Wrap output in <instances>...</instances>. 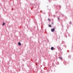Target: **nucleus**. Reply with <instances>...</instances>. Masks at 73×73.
Here are the masks:
<instances>
[{
  "mask_svg": "<svg viewBox=\"0 0 73 73\" xmlns=\"http://www.w3.org/2000/svg\"><path fill=\"white\" fill-rule=\"evenodd\" d=\"M55 30L54 29H51V32H54Z\"/></svg>",
  "mask_w": 73,
  "mask_h": 73,
  "instance_id": "1",
  "label": "nucleus"
},
{
  "mask_svg": "<svg viewBox=\"0 0 73 73\" xmlns=\"http://www.w3.org/2000/svg\"><path fill=\"white\" fill-rule=\"evenodd\" d=\"M21 45V43H20V42H19L18 43V45L20 46Z\"/></svg>",
  "mask_w": 73,
  "mask_h": 73,
  "instance_id": "2",
  "label": "nucleus"
},
{
  "mask_svg": "<svg viewBox=\"0 0 73 73\" xmlns=\"http://www.w3.org/2000/svg\"><path fill=\"white\" fill-rule=\"evenodd\" d=\"M53 48H54L53 47H52L51 48V50H53Z\"/></svg>",
  "mask_w": 73,
  "mask_h": 73,
  "instance_id": "3",
  "label": "nucleus"
},
{
  "mask_svg": "<svg viewBox=\"0 0 73 73\" xmlns=\"http://www.w3.org/2000/svg\"><path fill=\"white\" fill-rule=\"evenodd\" d=\"M59 58H60V60H61V59L62 58V57H59Z\"/></svg>",
  "mask_w": 73,
  "mask_h": 73,
  "instance_id": "4",
  "label": "nucleus"
},
{
  "mask_svg": "<svg viewBox=\"0 0 73 73\" xmlns=\"http://www.w3.org/2000/svg\"><path fill=\"white\" fill-rule=\"evenodd\" d=\"M48 20H49V21H50V20L49 18H48Z\"/></svg>",
  "mask_w": 73,
  "mask_h": 73,
  "instance_id": "5",
  "label": "nucleus"
},
{
  "mask_svg": "<svg viewBox=\"0 0 73 73\" xmlns=\"http://www.w3.org/2000/svg\"><path fill=\"white\" fill-rule=\"evenodd\" d=\"M2 25H5V23H3Z\"/></svg>",
  "mask_w": 73,
  "mask_h": 73,
  "instance_id": "6",
  "label": "nucleus"
},
{
  "mask_svg": "<svg viewBox=\"0 0 73 73\" xmlns=\"http://www.w3.org/2000/svg\"><path fill=\"white\" fill-rule=\"evenodd\" d=\"M48 26L49 27H51V25H48Z\"/></svg>",
  "mask_w": 73,
  "mask_h": 73,
  "instance_id": "7",
  "label": "nucleus"
},
{
  "mask_svg": "<svg viewBox=\"0 0 73 73\" xmlns=\"http://www.w3.org/2000/svg\"><path fill=\"white\" fill-rule=\"evenodd\" d=\"M58 20H60V18H58Z\"/></svg>",
  "mask_w": 73,
  "mask_h": 73,
  "instance_id": "8",
  "label": "nucleus"
}]
</instances>
